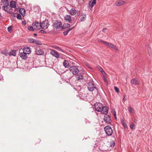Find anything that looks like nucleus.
<instances>
[{
  "mask_svg": "<svg viewBox=\"0 0 152 152\" xmlns=\"http://www.w3.org/2000/svg\"><path fill=\"white\" fill-rule=\"evenodd\" d=\"M50 53L56 58H59L60 56L58 53L54 50H51Z\"/></svg>",
  "mask_w": 152,
  "mask_h": 152,
  "instance_id": "9",
  "label": "nucleus"
},
{
  "mask_svg": "<svg viewBox=\"0 0 152 152\" xmlns=\"http://www.w3.org/2000/svg\"><path fill=\"white\" fill-rule=\"evenodd\" d=\"M103 78L105 81L106 82V81H107V80L105 77L104 76H103Z\"/></svg>",
  "mask_w": 152,
  "mask_h": 152,
  "instance_id": "43",
  "label": "nucleus"
},
{
  "mask_svg": "<svg viewBox=\"0 0 152 152\" xmlns=\"http://www.w3.org/2000/svg\"><path fill=\"white\" fill-rule=\"evenodd\" d=\"M75 27H73L72 28H70L67 29L65 31H64L63 33V34L64 36H66L69 32V31L72 30Z\"/></svg>",
  "mask_w": 152,
  "mask_h": 152,
  "instance_id": "17",
  "label": "nucleus"
},
{
  "mask_svg": "<svg viewBox=\"0 0 152 152\" xmlns=\"http://www.w3.org/2000/svg\"><path fill=\"white\" fill-rule=\"evenodd\" d=\"M114 116L115 118L116 119V113L115 111L114 112Z\"/></svg>",
  "mask_w": 152,
  "mask_h": 152,
  "instance_id": "44",
  "label": "nucleus"
},
{
  "mask_svg": "<svg viewBox=\"0 0 152 152\" xmlns=\"http://www.w3.org/2000/svg\"><path fill=\"white\" fill-rule=\"evenodd\" d=\"M121 121L122 124H123L124 127L126 128L127 127V124L125 123L124 120L122 119H121Z\"/></svg>",
  "mask_w": 152,
  "mask_h": 152,
  "instance_id": "28",
  "label": "nucleus"
},
{
  "mask_svg": "<svg viewBox=\"0 0 152 152\" xmlns=\"http://www.w3.org/2000/svg\"><path fill=\"white\" fill-rule=\"evenodd\" d=\"M1 1L3 3L4 6H9V3L8 0H1Z\"/></svg>",
  "mask_w": 152,
  "mask_h": 152,
  "instance_id": "23",
  "label": "nucleus"
},
{
  "mask_svg": "<svg viewBox=\"0 0 152 152\" xmlns=\"http://www.w3.org/2000/svg\"><path fill=\"white\" fill-rule=\"evenodd\" d=\"M3 78V77H2V78H1V79H0L1 81L2 80H4Z\"/></svg>",
  "mask_w": 152,
  "mask_h": 152,
  "instance_id": "52",
  "label": "nucleus"
},
{
  "mask_svg": "<svg viewBox=\"0 0 152 152\" xmlns=\"http://www.w3.org/2000/svg\"><path fill=\"white\" fill-rule=\"evenodd\" d=\"M61 22H58V21H56L54 23V26L56 28H59L61 26Z\"/></svg>",
  "mask_w": 152,
  "mask_h": 152,
  "instance_id": "11",
  "label": "nucleus"
},
{
  "mask_svg": "<svg viewBox=\"0 0 152 152\" xmlns=\"http://www.w3.org/2000/svg\"><path fill=\"white\" fill-rule=\"evenodd\" d=\"M11 28H12V26H9L7 28V30L9 32H10L11 30Z\"/></svg>",
  "mask_w": 152,
  "mask_h": 152,
  "instance_id": "39",
  "label": "nucleus"
},
{
  "mask_svg": "<svg viewBox=\"0 0 152 152\" xmlns=\"http://www.w3.org/2000/svg\"><path fill=\"white\" fill-rule=\"evenodd\" d=\"M102 43H103V44H104L106 45L107 44V42H106L105 41H103L102 40Z\"/></svg>",
  "mask_w": 152,
  "mask_h": 152,
  "instance_id": "42",
  "label": "nucleus"
},
{
  "mask_svg": "<svg viewBox=\"0 0 152 152\" xmlns=\"http://www.w3.org/2000/svg\"><path fill=\"white\" fill-rule=\"evenodd\" d=\"M22 50L26 54H29L31 52L30 48L28 47L24 48Z\"/></svg>",
  "mask_w": 152,
  "mask_h": 152,
  "instance_id": "10",
  "label": "nucleus"
},
{
  "mask_svg": "<svg viewBox=\"0 0 152 152\" xmlns=\"http://www.w3.org/2000/svg\"><path fill=\"white\" fill-rule=\"evenodd\" d=\"M54 47L56 49V50H59V49L60 48L57 46H56V45H55L54 46Z\"/></svg>",
  "mask_w": 152,
  "mask_h": 152,
  "instance_id": "41",
  "label": "nucleus"
},
{
  "mask_svg": "<svg viewBox=\"0 0 152 152\" xmlns=\"http://www.w3.org/2000/svg\"><path fill=\"white\" fill-rule=\"evenodd\" d=\"M80 19L81 21H83L85 20V17L83 16L81 17Z\"/></svg>",
  "mask_w": 152,
  "mask_h": 152,
  "instance_id": "40",
  "label": "nucleus"
},
{
  "mask_svg": "<svg viewBox=\"0 0 152 152\" xmlns=\"http://www.w3.org/2000/svg\"><path fill=\"white\" fill-rule=\"evenodd\" d=\"M76 78L77 80H82L83 78V77L82 75H76Z\"/></svg>",
  "mask_w": 152,
  "mask_h": 152,
  "instance_id": "25",
  "label": "nucleus"
},
{
  "mask_svg": "<svg viewBox=\"0 0 152 152\" xmlns=\"http://www.w3.org/2000/svg\"><path fill=\"white\" fill-rule=\"evenodd\" d=\"M20 13L23 16L25 13V10L23 8H21L19 10Z\"/></svg>",
  "mask_w": 152,
  "mask_h": 152,
  "instance_id": "21",
  "label": "nucleus"
},
{
  "mask_svg": "<svg viewBox=\"0 0 152 152\" xmlns=\"http://www.w3.org/2000/svg\"><path fill=\"white\" fill-rule=\"evenodd\" d=\"M22 23H23L25 25L26 24V22L25 21L24 22L23 21L22 22Z\"/></svg>",
  "mask_w": 152,
  "mask_h": 152,
  "instance_id": "50",
  "label": "nucleus"
},
{
  "mask_svg": "<svg viewBox=\"0 0 152 152\" xmlns=\"http://www.w3.org/2000/svg\"><path fill=\"white\" fill-rule=\"evenodd\" d=\"M69 70L74 75L77 74L79 72V70L77 67L75 66H72L69 68Z\"/></svg>",
  "mask_w": 152,
  "mask_h": 152,
  "instance_id": "4",
  "label": "nucleus"
},
{
  "mask_svg": "<svg viewBox=\"0 0 152 152\" xmlns=\"http://www.w3.org/2000/svg\"><path fill=\"white\" fill-rule=\"evenodd\" d=\"M2 53H3V54H4V53H3V52H2Z\"/></svg>",
  "mask_w": 152,
  "mask_h": 152,
  "instance_id": "55",
  "label": "nucleus"
},
{
  "mask_svg": "<svg viewBox=\"0 0 152 152\" xmlns=\"http://www.w3.org/2000/svg\"><path fill=\"white\" fill-rule=\"evenodd\" d=\"M49 23L48 20H45L41 23V28L43 29H46L49 26Z\"/></svg>",
  "mask_w": 152,
  "mask_h": 152,
  "instance_id": "7",
  "label": "nucleus"
},
{
  "mask_svg": "<svg viewBox=\"0 0 152 152\" xmlns=\"http://www.w3.org/2000/svg\"><path fill=\"white\" fill-rule=\"evenodd\" d=\"M125 96H124V98H123V100H124V99H125Z\"/></svg>",
  "mask_w": 152,
  "mask_h": 152,
  "instance_id": "53",
  "label": "nucleus"
},
{
  "mask_svg": "<svg viewBox=\"0 0 152 152\" xmlns=\"http://www.w3.org/2000/svg\"><path fill=\"white\" fill-rule=\"evenodd\" d=\"M113 48L116 51H118V47L115 45H114V47H113Z\"/></svg>",
  "mask_w": 152,
  "mask_h": 152,
  "instance_id": "38",
  "label": "nucleus"
},
{
  "mask_svg": "<svg viewBox=\"0 0 152 152\" xmlns=\"http://www.w3.org/2000/svg\"><path fill=\"white\" fill-rule=\"evenodd\" d=\"M87 66L89 67L91 69V68L89 66V64L86 65Z\"/></svg>",
  "mask_w": 152,
  "mask_h": 152,
  "instance_id": "49",
  "label": "nucleus"
},
{
  "mask_svg": "<svg viewBox=\"0 0 152 152\" xmlns=\"http://www.w3.org/2000/svg\"><path fill=\"white\" fill-rule=\"evenodd\" d=\"M64 20L66 21V22H67L68 23H70L72 21V19H71V17L69 15H66L64 17Z\"/></svg>",
  "mask_w": 152,
  "mask_h": 152,
  "instance_id": "15",
  "label": "nucleus"
},
{
  "mask_svg": "<svg viewBox=\"0 0 152 152\" xmlns=\"http://www.w3.org/2000/svg\"><path fill=\"white\" fill-rule=\"evenodd\" d=\"M94 107L96 111L101 112L102 114H106L108 112V107L106 106H104L99 102H96L94 104Z\"/></svg>",
  "mask_w": 152,
  "mask_h": 152,
  "instance_id": "1",
  "label": "nucleus"
},
{
  "mask_svg": "<svg viewBox=\"0 0 152 152\" xmlns=\"http://www.w3.org/2000/svg\"><path fill=\"white\" fill-rule=\"evenodd\" d=\"M36 54L37 55H42L44 54V52L39 48H37L35 51Z\"/></svg>",
  "mask_w": 152,
  "mask_h": 152,
  "instance_id": "13",
  "label": "nucleus"
},
{
  "mask_svg": "<svg viewBox=\"0 0 152 152\" xmlns=\"http://www.w3.org/2000/svg\"><path fill=\"white\" fill-rule=\"evenodd\" d=\"M17 18L19 20L22 19V17L21 15L19 14H18L17 15Z\"/></svg>",
  "mask_w": 152,
  "mask_h": 152,
  "instance_id": "35",
  "label": "nucleus"
},
{
  "mask_svg": "<svg viewBox=\"0 0 152 152\" xmlns=\"http://www.w3.org/2000/svg\"><path fill=\"white\" fill-rule=\"evenodd\" d=\"M41 23H40L38 22H34L32 26L34 27L35 30H38L40 29L41 28Z\"/></svg>",
  "mask_w": 152,
  "mask_h": 152,
  "instance_id": "5",
  "label": "nucleus"
},
{
  "mask_svg": "<svg viewBox=\"0 0 152 152\" xmlns=\"http://www.w3.org/2000/svg\"><path fill=\"white\" fill-rule=\"evenodd\" d=\"M19 55L23 59L26 60L27 58L26 53H25L22 50H19Z\"/></svg>",
  "mask_w": 152,
  "mask_h": 152,
  "instance_id": "6",
  "label": "nucleus"
},
{
  "mask_svg": "<svg viewBox=\"0 0 152 152\" xmlns=\"http://www.w3.org/2000/svg\"><path fill=\"white\" fill-rule=\"evenodd\" d=\"M9 54L10 56H15L16 55V51L15 50H12L9 53Z\"/></svg>",
  "mask_w": 152,
  "mask_h": 152,
  "instance_id": "22",
  "label": "nucleus"
},
{
  "mask_svg": "<svg viewBox=\"0 0 152 152\" xmlns=\"http://www.w3.org/2000/svg\"><path fill=\"white\" fill-rule=\"evenodd\" d=\"M87 88L88 90L92 92H97L98 90L96 85L94 83L93 81L88 83Z\"/></svg>",
  "mask_w": 152,
  "mask_h": 152,
  "instance_id": "2",
  "label": "nucleus"
},
{
  "mask_svg": "<svg viewBox=\"0 0 152 152\" xmlns=\"http://www.w3.org/2000/svg\"><path fill=\"white\" fill-rule=\"evenodd\" d=\"M98 41L99 42H102V40L101 39H99L98 40Z\"/></svg>",
  "mask_w": 152,
  "mask_h": 152,
  "instance_id": "48",
  "label": "nucleus"
},
{
  "mask_svg": "<svg viewBox=\"0 0 152 152\" xmlns=\"http://www.w3.org/2000/svg\"><path fill=\"white\" fill-rule=\"evenodd\" d=\"M105 115H106L104 116V120L107 124H110L111 122V118L109 115H107V114Z\"/></svg>",
  "mask_w": 152,
  "mask_h": 152,
  "instance_id": "8",
  "label": "nucleus"
},
{
  "mask_svg": "<svg viewBox=\"0 0 152 152\" xmlns=\"http://www.w3.org/2000/svg\"><path fill=\"white\" fill-rule=\"evenodd\" d=\"M95 4V3H94V2L92 1H91L89 3L88 5L91 8H92L94 6V5Z\"/></svg>",
  "mask_w": 152,
  "mask_h": 152,
  "instance_id": "26",
  "label": "nucleus"
},
{
  "mask_svg": "<svg viewBox=\"0 0 152 152\" xmlns=\"http://www.w3.org/2000/svg\"><path fill=\"white\" fill-rule=\"evenodd\" d=\"M107 44L106 46H107L109 47L112 48H113V47H114V44L110 43L107 42Z\"/></svg>",
  "mask_w": 152,
  "mask_h": 152,
  "instance_id": "29",
  "label": "nucleus"
},
{
  "mask_svg": "<svg viewBox=\"0 0 152 152\" xmlns=\"http://www.w3.org/2000/svg\"><path fill=\"white\" fill-rule=\"evenodd\" d=\"M115 142L113 141L110 142V147H113L115 145Z\"/></svg>",
  "mask_w": 152,
  "mask_h": 152,
  "instance_id": "30",
  "label": "nucleus"
},
{
  "mask_svg": "<svg viewBox=\"0 0 152 152\" xmlns=\"http://www.w3.org/2000/svg\"><path fill=\"white\" fill-rule=\"evenodd\" d=\"M104 130L107 136H110L112 135L113 133V130L110 126L107 125L105 127Z\"/></svg>",
  "mask_w": 152,
  "mask_h": 152,
  "instance_id": "3",
  "label": "nucleus"
},
{
  "mask_svg": "<svg viewBox=\"0 0 152 152\" xmlns=\"http://www.w3.org/2000/svg\"><path fill=\"white\" fill-rule=\"evenodd\" d=\"M131 83L134 85H138L139 84V82L135 79H133L131 80Z\"/></svg>",
  "mask_w": 152,
  "mask_h": 152,
  "instance_id": "18",
  "label": "nucleus"
},
{
  "mask_svg": "<svg viewBox=\"0 0 152 152\" xmlns=\"http://www.w3.org/2000/svg\"><path fill=\"white\" fill-rule=\"evenodd\" d=\"M115 90L118 93L119 91L118 88L116 86H115L114 87Z\"/></svg>",
  "mask_w": 152,
  "mask_h": 152,
  "instance_id": "36",
  "label": "nucleus"
},
{
  "mask_svg": "<svg viewBox=\"0 0 152 152\" xmlns=\"http://www.w3.org/2000/svg\"><path fill=\"white\" fill-rule=\"evenodd\" d=\"M28 29L29 30L33 31L34 29V28H33V26H29L28 27Z\"/></svg>",
  "mask_w": 152,
  "mask_h": 152,
  "instance_id": "34",
  "label": "nucleus"
},
{
  "mask_svg": "<svg viewBox=\"0 0 152 152\" xmlns=\"http://www.w3.org/2000/svg\"><path fill=\"white\" fill-rule=\"evenodd\" d=\"M12 14H14V13H13V12L12 13Z\"/></svg>",
  "mask_w": 152,
  "mask_h": 152,
  "instance_id": "54",
  "label": "nucleus"
},
{
  "mask_svg": "<svg viewBox=\"0 0 152 152\" xmlns=\"http://www.w3.org/2000/svg\"><path fill=\"white\" fill-rule=\"evenodd\" d=\"M34 36H37V34H36V33H34Z\"/></svg>",
  "mask_w": 152,
  "mask_h": 152,
  "instance_id": "51",
  "label": "nucleus"
},
{
  "mask_svg": "<svg viewBox=\"0 0 152 152\" xmlns=\"http://www.w3.org/2000/svg\"><path fill=\"white\" fill-rule=\"evenodd\" d=\"M30 43H34L35 44H40V41L38 40H36L32 38L29 39H28Z\"/></svg>",
  "mask_w": 152,
  "mask_h": 152,
  "instance_id": "14",
  "label": "nucleus"
},
{
  "mask_svg": "<svg viewBox=\"0 0 152 152\" xmlns=\"http://www.w3.org/2000/svg\"><path fill=\"white\" fill-rule=\"evenodd\" d=\"M63 65L65 68H69V64L68 61L66 60H64Z\"/></svg>",
  "mask_w": 152,
  "mask_h": 152,
  "instance_id": "16",
  "label": "nucleus"
},
{
  "mask_svg": "<svg viewBox=\"0 0 152 152\" xmlns=\"http://www.w3.org/2000/svg\"><path fill=\"white\" fill-rule=\"evenodd\" d=\"M99 71L101 72H102V73L103 75H105L106 74L105 72L103 70V69L101 67L99 66Z\"/></svg>",
  "mask_w": 152,
  "mask_h": 152,
  "instance_id": "32",
  "label": "nucleus"
},
{
  "mask_svg": "<svg viewBox=\"0 0 152 152\" xmlns=\"http://www.w3.org/2000/svg\"><path fill=\"white\" fill-rule=\"evenodd\" d=\"M125 2L123 1H119L116 4L117 6H120V5H123L124 4Z\"/></svg>",
  "mask_w": 152,
  "mask_h": 152,
  "instance_id": "24",
  "label": "nucleus"
},
{
  "mask_svg": "<svg viewBox=\"0 0 152 152\" xmlns=\"http://www.w3.org/2000/svg\"><path fill=\"white\" fill-rule=\"evenodd\" d=\"M135 127L134 124L132 122L130 123V127L132 129H135Z\"/></svg>",
  "mask_w": 152,
  "mask_h": 152,
  "instance_id": "31",
  "label": "nucleus"
},
{
  "mask_svg": "<svg viewBox=\"0 0 152 152\" xmlns=\"http://www.w3.org/2000/svg\"><path fill=\"white\" fill-rule=\"evenodd\" d=\"M70 27V25L69 23L64 24L62 27V28L64 29L66 28H69Z\"/></svg>",
  "mask_w": 152,
  "mask_h": 152,
  "instance_id": "27",
  "label": "nucleus"
},
{
  "mask_svg": "<svg viewBox=\"0 0 152 152\" xmlns=\"http://www.w3.org/2000/svg\"><path fill=\"white\" fill-rule=\"evenodd\" d=\"M70 14L72 15H74L76 14V11L74 8H72L70 11Z\"/></svg>",
  "mask_w": 152,
  "mask_h": 152,
  "instance_id": "19",
  "label": "nucleus"
},
{
  "mask_svg": "<svg viewBox=\"0 0 152 152\" xmlns=\"http://www.w3.org/2000/svg\"><path fill=\"white\" fill-rule=\"evenodd\" d=\"M3 9L5 11L11 14V12L10 10L11 9V7L9 5V6H3L2 7Z\"/></svg>",
  "mask_w": 152,
  "mask_h": 152,
  "instance_id": "12",
  "label": "nucleus"
},
{
  "mask_svg": "<svg viewBox=\"0 0 152 152\" xmlns=\"http://www.w3.org/2000/svg\"><path fill=\"white\" fill-rule=\"evenodd\" d=\"M97 0H93V1L94 2V3H95L96 4V1Z\"/></svg>",
  "mask_w": 152,
  "mask_h": 152,
  "instance_id": "47",
  "label": "nucleus"
},
{
  "mask_svg": "<svg viewBox=\"0 0 152 152\" xmlns=\"http://www.w3.org/2000/svg\"><path fill=\"white\" fill-rule=\"evenodd\" d=\"M107 28H103L102 29V31L103 32H105V30H106Z\"/></svg>",
  "mask_w": 152,
  "mask_h": 152,
  "instance_id": "45",
  "label": "nucleus"
},
{
  "mask_svg": "<svg viewBox=\"0 0 152 152\" xmlns=\"http://www.w3.org/2000/svg\"><path fill=\"white\" fill-rule=\"evenodd\" d=\"M39 32L40 33H42V34H46V32L44 30H40L39 31Z\"/></svg>",
  "mask_w": 152,
  "mask_h": 152,
  "instance_id": "37",
  "label": "nucleus"
},
{
  "mask_svg": "<svg viewBox=\"0 0 152 152\" xmlns=\"http://www.w3.org/2000/svg\"><path fill=\"white\" fill-rule=\"evenodd\" d=\"M129 112L131 113H133L134 112V110L133 108H131L130 107H128Z\"/></svg>",
  "mask_w": 152,
  "mask_h": 152,
  "instance_id": "33",
  "label": "nucleus"
},
{
  "mask_svg": "<svg viewBox=\"0 0 152 152\" xmlns=\"http://www.w3.org/2000/svg\"><path fill=\"white\" fill-rule=\"evenodd\" d=\"M59 50L60 51H61L62 52H64L63 50V49H62L61 48L59 49V50Z\"/></svg>",
  "mask_w": 152,
  "mask_h": 152,
  "instance_id": "46",
  "label": "nucleus"
},
{
  "mask_svg": "<svg viewBox=\"0 0 152 152\" xmlns=\"http://www.w3.org/2000/svg\"><path fill=\"white\" fill-rule=\"evenodd\" d=\"M10 7L11 8H15L16 7L15 2L14 1H12L10 2Z\"/></svg>",
  "mask_w": 152,
  "mask_h": 152,
  "instance_id": "20",
  "label": "nucleus"
}]
</instances>
